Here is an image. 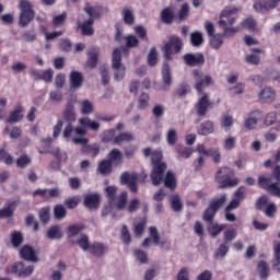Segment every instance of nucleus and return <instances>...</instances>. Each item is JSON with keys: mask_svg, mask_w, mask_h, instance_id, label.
<instances>
[{"mask_svg": "<svg viewBox=\"0 0 280 280\" xmlns=\"http://www.w3.org/2000/svg\"><path fill=\"white\" fill-rule=\"evenodd\" d=\"M273 255H275V260H273L272 268L277 270V272H280V242L275 244Z\"/></svg>", "mask_w": 280, "mask_h": 280, "instance_id": "46", "label": "nucleus"}, {"mask_svg": "<svg viewBox=\"0 0 280 280\" xmlns=\"http://www.w3.org/2000/svg\"><path fill=\"white\" fill-rule=\"evenodd\" d=\"M113 164L108 160H103L98 164V172L103 174V176H108L110 172H113Z\"/></svg>", "mask_w": 280, "mask_h": 280, "instance_id": "42", "label": "nucleus"}, {"mask_svg": "<svg viewBox=\"0 0 280 280\" xmlns=\"http://www.w3.org/2000/svg\"><path fill=\"white\" fill-rule=\"evenodd\" d=\"M162 80L165 86H172V72L170 70V63L164 62L162 67Z\"/></svg>", "mask_w": 280, "mask_h": 280, "instance_id": "34", "label": "nucleus"}, {"mask_svg": "<svg viewBox=\"0 0 280 280\" xmlns=\"http://www.w3.org/2000/svg\"><path fill=\"white\" fill-rule=\"evenodd\" d=\"M74 132L77 137H74L72 141L75 143V145H86V143H89V138L84 137L86 135V130L84 128L77 127Z\"/></svg>", "mask_w": 280, "mask_h": 280, "instance_id": "23", "label": "nucleus"}, {"mask_svg": "<svg viewBox=\"0 0 280 280\" xmlns=\"http://www.w3.org/2000/svg\"><path fill=\"white\" fill-rule=\"evenodd\" d=\"M94 24L95 22H93V20H86L79 24L78 27L81 30L82 36H93V34H95V30H93Z\"/></svg>", "mask_w": 280, "mask_h": 280, "instance_id": "25", "label": "nucleus"}, {"mask_svg": "<svg viewBox=\"0 0 280 280\" xmlns=\"http://www.w3.org/2000/svg\"><path fill=\"white\" fill-rule=\"evenodd\" d=\"M23 119V106L18 105L7 119V124H19Z\"/></svg>", "mask_w": 280, "mask_h": 280, "instance_id": "27", "label": "nucleus"}, {"mask_svg": "<svg viewBox=\"0 0 280 280\" xmlns=\"http://www.w3.org/2000/svg\"><path fill=\"white\" fill-rule=\"evenodd\" d=\"M70 89L72 91H78L82 89V84H84V75L80 71H71L69 75Z\"/></svg>", "mask_w": 280, "mask_h": 280, "instance_id": "16", "label": "nucleus"}, {"mask_svg": "<svg viewBox=\"0 0 280 280\" xmlns=\"http://www.w3.org/2000/svg\"><path fill=\"white\" fill-rule=\"evenodd\" d=\"M95 110L93 103L89 100H84L81 103V113L82 115H91Z\"/></svg>", "mask_w": 280, "mask_h": 280, "instance_id": "51", "label": "nucleus"}, {"mask_svg": "<svg viewBox=\"0 0 280 280\" xmlns=\"http://www.w3.org/2000/svg\"><path fill=\"white\" fill-rule=\"evenodd\" d=\"M228 254H229V245L226 243H222L214 253V259H218L220 257H226Z\"/></svg>", "mask_w": 280, "mask_h": 280, "instance_id": "64", "label": "nucleus"}, {"mask_svg": "<svg viewBox=\"0 0 280 280\" xmlns=\"http://www.w3.org/2000/svg\"><path fill=\"white\" fill-rule=\"evenodd\" d=\"M258 272L260 275V279H266L270 275V269L268 268V262L260 260L258 262Z\"/></svg>", "mask_w": 280, "mask_h": 280, "instance_id": "50", "label": "nucleus"}, {"mask_svg": "<svg viewBox=\"0 0 280 280\" xmlns=\"http://www.w3.org/2000/svg\"><path fill=\"white\" fill-rule=\"evenodd\" d=\"M84 230V225L72 224L68 226V237H75V235H80V232Z\"/></svg>", "mask_w": 280, "mask_h": 280, "instance_id": "54", "label": "nucleus"}, {"mask_svg": "<svg viewBox=\"0 0 280 280\" xmlns=\"http://www.w3.org/2000/svg\"><path fill=\"white\" fill-rule=\"evenodd\" d=\"M258 187L265 189V191H268L271 196L280 198V166L276 165L271 175L259 176Z\"/></svg>", "mask_w": 280, "mask_h": 280, "instance_id": "1", "label": "nucleus"}, {"mask_svg": "<svg viewBox=\"0 0 280 280\" xmlns=\"http://www.w3.org/2000/svg\"><path fill=\"white\" fill-rule=\"evenodd\" d=\"M127 202H128V192L122 191L118 197V200L116 202V208H118L119 211H124V209L127 208L126 206Z\"/></svg>", "mask_w": 280, "mask_h": 280, "instance_id": "52", "label": "nucleus"}, {"mask_svg": "<svg viewBox=\"0 0 280 280\" xmlns=\"http://www.w3.org/2000/svg\"><path fill=\"white\" fill-rule=\"evenodd\" d=\"M79 124L80 126H82V128H90V130H93L94 132H97V130H100V122L95 120H90L89 117L80 118Z\"/></svg>", "mask_w": 280, "mask_h": 280, "instance_id": "33", "label": "nucleus"}, {"mask_svg": "<svg viewBox=\"0 0 280 280\" xmlns=\"http://www.w3.org/2000/svg\"><path fill=\"white\" fill-rule=\"evenodd\" d=\"M27 165H32V158L27 154H23L16 160V167H20V170H25Z\"/></svg>", "mask_w": 280, "mask_h": 280, "instance_id": "49", "label": "nucleus"}, {"mask_svg": "<svg viewBox=\"0 0 280 280\" xmlns=\"http://www.w3.org/2000/svg\"><path fill=\"white\" fill-rule=\"evenodd\" d=\"M137 174H131L128 172H125L121 174L120 176V183H122V185H128L130 191H132L133 194H137V191H139V186H137Z\"/></svg>", "mask_w": 280, "mask_h": 280, "instance_id": "14", "label": "nucleus"}, {"mask_svg": "<svg viewBox=\"0 0 280 280\" xmlns=\"http://www.w3.org/2000/svg\"><path fill=\"white\" fill-rule=\"evenodd\" d=\"M84 12L90 16L88 21L95 23L97 19H102V7H91V4L86 3Z\"/></svg>", "mask_w": 280, "mask_h": 280, "instance_id": "21", "label": "nucleus"}, {"mask_svg": "<svg viewBox=\"0 0 280 280\" xmlns=\"http://www.w3.org/2000/svg\"><path fill=\"white\" fill-rule=\"evenodd\" d=\"M112 68L114 69V78L116 82H121L126 78V66L121 63V50L119 48L114 49L112 55Z\"/></svg>", "mask_w": 280, "mask_h": 280, "instance_id": "6", "label": "nucleus"}, {"mask_svg": "<svg viewBox=\"0 0 280 280\" xmlns=\"http://www.w3.org/2000/svg\"><path fill=\"white\" fill-rule=\"evenodd\" d=\"M47 238L48 240H62V231H60V226H58V225L51 226L47 231Z\"/></svg>", "mask_w": 280, "mask_h": 280, "instance_id": "44", "label": "nucleus"}, {"mask_svg": "<svg viewBox=\"0 0 280 280\" xmlns=\"http://www.w3.org/2000/svg\"><path fill=\"white\" fill-rule=\"evenodd\" d=\"M20 18L19 26L27 27L32 23L33 19L36 16L34 9L32 8V2L28 0H20Z\"/></svg>", "mask_w": 280, "mask_h": 280, "instance_id": "4", "label": "nucleus"}, {"mask_svg": "<svg viewBox=\"0 0 280 280\" xmlns=\"http://www.w3.org/2000/svg\"><path fill=\"white\" fill-rule=\"evenodd\" d=\"M163 161V153L161 151H153L151 154V163L154 165H166Z\"/></svg>", "mask_w": 280, "mask_h": 280, "instance_id": "58", "label": "nucleus"}, {"mask_svg": "<svg viewBox=\"0 0 280 280\" xmlns=\"http://www.w3.org/2000/svg\"><path fill=\"white\" fill-rule=\"evenodd\" d=\"M178 141V132L176 129H170L166 133V143L168 145H176V142Z\"/></svg>", "mask_w": 280, "mask_h": 280, "instance_id": "53", "label": "nucleus"}, {"mask_svg": "<svg viewBox=\"0 0 280 280\" xmlns=\"http://www.w3.org/2000/svg\"><path fill=\"white\" fill-rule=\"evenodd\" d=\"M82 152H83V154H90V155H92L93 159H95V156H97V154H100V144H97V143L83 144Z\"/></svg>", "mask_w": 280, "mask_h": 280, "instance_id": "40", "label": "nucleus"}, {"mask_svg": "<svg viewBox=\"0 0 280 280\" xmlns=\"http://www.w3.org/2000/svg\"><path fill=\"white\" fill-rule=\"evenodd\" d=\"M34 272V266H27L23 262H15L11 267H7L5 275H18V277H30Z\"/></svg>", "mask_w": 280, "mask_h": 280, "instance_id": "10", "label": "nucleus"}, {"mask_svg": "<svg viewBox=\"0 0 280 280\" xmlns=\"http://www.w3.org/2000/svg\"><path fill=\"white\" fill-rule=\"evenodd\" d=\"M147 225L148 220L145 218L133 224V234L136 235V237H141V235H143Z\"/></svg>", "mask_w": 280, "mask_h": 280, "instance_id": "41", "label": "nucleus"}, {"mask_svg": "<svg viewBox=\"0 0 280 280\" xmlns=\"http://www.w3.org/2000/svg\"><path fill=\"white\" fill-rule=\"evenodd\" d=\"M190 43L192 47H200L202 43H205V37L202 36V33L196 31L190 34Z\"/></svg>", "mask_w": 280, "mask_h": 280, "instance_id": "43", "label": "nucleus"}, {"mask_svg": "<svg viewBox=\"0 0 280 280\" xmlns=\"http://www.w3.org/2000/svg\"><path fill=\"white\" fill-rule=\"evenodd\" d=\"M149 235L150 237L144 238V241L142 242L143 248H148L153 241V244H155V246H160V248H165L166 246V250H170L171 243L167 241H161V235H159V230L156 229V226L149 228Z\"/></svg>", "mask_w": 280, "mask_h": 280, "instance_id": "7", "label": "nucleus"}, {"mask_svg": "<svg viewBox=\"0 0 280 280\" xmlns=\"http://www.w3.org/2000/svg\"><path fill=\"white\" fill-rule=\"evenodd\" d=\"M130 141H135V136L131 132H120L114 139V145H121V143H130Z\"/></svg>", "mask_w": 280, "mask_h": 280, "instance_id": "32", "label": "nucleus"}, {"mask_svg": "<svg viewBox=\"0 0 280 280\" xmlns=\"http://www.w3.org/2000/svg\"><path fill=\"white\" fill-rule=\"evenodd\" d=\"M194 79L196 81L195 83V89L199 95H202L205 89L207 86H211L213 84V78L209 74H203L202 71L195 69L192 71Z\"/></svg>", "mask_w": 280, "mask_h": 280, "instance_id": "8", "label": "nucleus"}, {"mask_svg": "<svg viewBox=\"0 0 280 280\" xmlns=\"http://www.w3.org/2000/svg\"><path fill=\"white\" fill-rule=\"evenodd\" d=\"M164 186L167 187V189H171V191L176 190V187L178 185V182L176 180V174L172 171H167L166 175L163 179Z\"/></svg>", "mask_w": 280, "mask_h": 280, "instance_id": "22", "label": "nucleus"}, {"mask_svg": "<svg viewBox=\"0 0 280 280\" xmlns=\"http://www.w3.org/2000/svg\"><path fill=\"white\" fill-rule=\"evenodd\" d=\"M175 150L177 152V159L180 161V159H189L194 154V149L189 147H185L183 144H177L175 147Z\"/></svg>", "mask_w": 280, "mask_h": 280, "instance_id": "30", "label": "nucleus"}, {"mask_svg": "<svg viewBox=\"0 0 280 280\" xmlns=\"http://www.w3.org/2000/svg\"><path fill=\"white\" fill-rule=\"evenodd\" d=\"M237 7L225 8L220 14L219 26L222 27L224 36H233L240 32V27H231L237 21Z\"/></svg>", "mask_w": 280, "mask_h": 280, "instance_id": "2", "label": "nucleus"}, {"mask_svg": "<svg viewBox=\"0 0 280 280\" xmlns=\"http://www.w3.org/2000/svg\"><path fill=\"white\" fill-rule=\"evenodd\" d=\"M16 205H19V200H13L9 202L5 208L0 209V218H12L14 215Z\"/></svg>", "mask_w": 280, "mask_h": 280, "instance_id": "28", "label": "nucleus"}, {"mask_svg": "<svg viewBox=\"0 0 280 280\" xmlns=\"http://www.w3.org/2000/svg\"><path fill=\"white\" fill-rule=\"evenodd\" d=\"M138 103V108H140V110L148 108V104H150V94L141 93Z\"/></svg>", "mask_w": 280, "mask_h": 280, "instance_id": "57", "label": "nucleus"}, {"mask_svg": "<svg viewBox=\"0 0 280 280\" xmlns=\"http://www.w3.org/2000/svg\"><path fill=\"white\" fill-rule=\"evenodd\" d=\"M39 30H42V32L45 34L46 40H54V38H58V36H62V34H65L62 31L48 33L47 27L45 26H39Z\"/></svg>", "mask_w": 280, "mask_h": 280, "instance_id": "62", "label": "nucleus"}, {"mask_svg": "<svg viewBox=\"0 0 280 280\" xmlns=\"http://www.w3.org/2000/svg\"><path fill=\"white\" fill-rule=\"evenodd\" d=\"M78 246H80L83 250H90L91 243L89 242V235L83 234L81 237L77 241Z\"/></svg>", "mask_w": 280, "mask_h": 280, "instance_id": "60", "label": "nucleus"}, {"mask_svg": "<svg viewBox=\"0 0 280 280\" xmlns=\"http://www.w3.org/2000/svg\"><path fill=\"white\" fill-rule=\"evenodd\" d=\"M122 19L126 25H135V14L132 10L128 8L122 9Z\"/></svg>", "mask_w": 280, "mask_h": 280, "instance_id": "47", "label": "nucleus"}, {"mask_svg": "<svg viewBox=\"0 0 280 280\" xmlns=\"http://www.w3.org/2000/svg\"><path fill=\"white\" fill-rule=\"evenodd\" d=\"M139 207H141V201L138 198H136V199H131L127 208L125 209H127L128 213H135L139 211Z\"/></svg>", "mask_w": 280, "mask_h": 280, "instance_id": "61", "label": "nucleus"}, {"mask_svg": "<svg viewBox=\"0 0 280 280\" xmlns=\"http://www.w3.org/2000/svg\"><path fill=\"white\" fill-rule=\"evenodd\" d=\"M11 245L13 248H20L21 244H23V233L21 231H13L10 234Z\"/></svg>", "mask_w": 280, "mask_h": 280, "instance_id": "35", "label": "nucleus"}, {"mask_svg": "<svg viewBox=\"0 0 280 280\" xmlns=\"http://www.w3.org/2000/svg\"><path fill=\"white\" fill-rule=\"evenodd\" d=\"M74 105L72 103V101H69L67 106H66V109L63 112V119L66 121H69L70 124L72 121H75V109H74Z\"/></svg>", "mask_w": 280, "mask_h": 280, "instance_id": "31", "label": "nucleus"}, {"mask_svg": "<svg viewBox=\"0 0 280 280\" xmlns=\"http://www.w3.org/2000/svg\"><path fill=\"white\" fill-rule=\"evenodd\" d=\"M166 171H167V164L153 165V168L151 172V180L153 185L159 186L161 185V183H163Z\"/></svg>", "mask_w": 280, "mask_h": 280, "instance_id": "11", "label": "nucleus"}, {"mask_svg": "<svg viewBox=\"0 0 280 280\" xmlns=\"http://www.w3.org/2000/svg\"><path fill=\"white\" fill-rule=\"evenodd\" d=\"M171 207L176 213H178V211H183V202L180 201V196H171Z\"/></svg>", "mask_w": 280, "mask_h": 280, "instance_id": "48", "label": "nucleus"}, {"mask_svg": "<svg viewBox=\"0 0 280 280\" xmlns=\"http://www.w3.org/2000/svg\"><path fill=\"white\" fill-rule=\"evenodd\" d=\"M180 51H183V39L177 35H172L163 47L164 58L172 60L174 54H180Z\"/></svg>", "mask_w": 280, "mask_h": 280, "instance_id": "5", "label": "nucleus"}, {"mask_svg": "<svg viewBox=\"0 0 280 280\" xmlns=\"http://www.w3.org/2000/svg\"><path fill=\"white\" fill-rule=\"evenodd\" d=\"M213 106H215V104L209 100V94L203 93L196 103L195 110L198 117H206L207 113H209V109L213 108Z\"/></svg>", "mask_w": 280, "mask_h": 280, "instance_id": "9", "label": "nucleus"}, {"mask_svg": "<svg viewBox=\"0 0 280 280\" xmlns=\"http://www.w3.org/2000/svg\"><path fill=\"white\" fill-rule=\"evenodd\" d=\"M224 36L218 34L210 36V45L213 47V49H220L222 47V43H224Z\"/></svg>", "mask_w": 280, "mask_h": 280, "instance_id": "56", "label": "nucleus"}, {"mask_svg": "<svg viewBox=\"0 0 280 280\" xmlns=\"http://www.w3.org/2000/svg\"><path fill=\"white\" fill-rule=\"evenodd\" d=\"M98 51L96 48H91L88 52L89 59L86 61V66L90 69H95L97 67V56H98Z\"/></svg>", "mask_w": 280, "mask_h": 280, "instance_id": "37", "label": "nucleus"}, {"mask_svg": "<svg viewBox=\"0 0 280 280\" xmlns=\"http://www.w3.org/2000/svg\"><path fill=\"white\" fill-rule=\"evenodd\" d=\"M218 212L210 208V206H208V208L203 212L202 220L203 222L211 223L213 222V219L215 218Z\"/></svg>", "mask_w": 280, "mask_h": 280, "instance_id": "59", "label": "nucleus"}, {"mask_svg": "<svg viewBox=\"0 0 280 280\" xmlns=\"http://www.w3.org/2000/svg\"><path fill=\"white\" fill-rule=\"evenodd\" d=\"M187 16H189V4L188 3H184L182 4L177 19L179 22H183L187 19Z\"/></svg>", "mask_w": 280, "mask_h": 280, "instance_id": "63", "label": "nucleus"}, {"mask_svg": "<svg viewBox=\"0 0 280 280\" xmlns=\"http://www.w3.org/2000/svg\"><path fill=\"white\" fill-rule=\"evenodd\" d=\"M159 62V52H156V48H151L148 55V65L149 67H155Z\"/></svg>", "mask_w": 280, "mask_h": 280, "instance_id": "55", "label": "nucleus"}, {"mask_svg": "<svg viewBox=\"0 0 280 280\" xmlns=\"http://www.w3.org/2000/svg\"><path fill=\"white\" fill-rule=\"evenodd\" d=\"M241 26H243L244 30H248V32H255V30H257V21L253 19V16H249L242 21Z\"/></svg>", "mask_w": 280, "mask_h": 280, "instance_id": "45", "label": "nucleus"}, {"mask_svg": "<svg viewBox=\"0 0 280 280\" xmlns=\"http://www.w3.org/2000/svg\"><path fill=\"white\" fill-rule=\"evenodd\" d=\"M261 115L260 110H254L248 114V118L245 120V128L247 130H255V126H257V117Z\"/></svg>", "mask_w": 280, "mask_h": 280, "instance_id": "29", "label": "nucleus"}, {"mask_svg": "<svg viewBox=\"0 0 280 280\" xmlns=\"http://www.w3.org/2000/svg\"><path fill=\"white\" fill-rule=\"evenodd\" d=\"M160 19L164 23V25H172L174 21H176V11L174 7H166L160 13Z\"/></svg>", "mask_w": 280, "mask_h": 280, "instance_id": "17", "label": "nucleus"}, {"mask_svg": "<svg viewBox=\"0 0 280 280\" xmlns=\"http://www.w3.org/2000/svg\"><path fill=\"white\" fill-rule=\"evenodd\" d=\"M235 176V171L229 166L221 167L215 175V180L220 185V189H229L240 185V178Z\"/></svg>", "mask_w": 280, "mask_h": 280, "instance_id": "3", "label": "nucleus"}, {"mask_svg": "<svg viewBox=\"0 0 280 280\" xmlns=\"http://www.w3.org/2000/svg\"><path fill=\"white\" fill-rule=\"evenodd\" d=\"M255 12L259 14H267V12L275 10L277 8V3L269 2L267 0H256L253 5Z\"/></svg>", "mask_w": 280, "mask_h": 280, "instance_id": "15", "label": "nucleus"}, {"mask_svg": "<svg viewBox=\"0 0 280 280\" xmlns=\"http://www.w3.org/2000/svg\"><path fill=\"white\" fill-rule=\"evenodd\" d=\"M215 130V127L213 125V121L206 120L200 124L197 132L198 135H201L203 137H207V135H212V132Z\"/></svg>", "mask_w": 280, "mask_h": 280, "instance_id": "26", "label": "nucleus"}, {"mask_svg": "<svg viewBox=\"0 0 280 280\" xmlns=\"http://www.w3.org/2000/svg\"><path fill=\"white\" fill-rule=\"evenodd\" d=\"M117 132V129H108L102 132L101 135V141L103 143H113L115 145V136Z\"/></svg>", "mask_w": 280, "mask_h": 280, "instance_id": "38", "label": "nucleus"}, {"mask_svg": "<svg viewBox=\"0 0 280 280\" xmlns=\"http://www.w3.org/2000/svg\"><path fill=\"white\" fill-rule=\"evenodd\" d=\"M107 161L114 166L119 167L124 163V155L119 149H113L107 154Z\"/></svg>", "mask_w": 280, "mask_h": 280, "instance_id": "20", "label": "nucleus"}, {"mask_svg": "<svg viewBox=\"0 0 280 280\" xmlns=\"http://www.w3.org/2000/svg\"><path fill=\"white\" fill-rule=\"evenodd\" d=\"M20 257L24 259V261H38V256H36V252L34 250L33 246L24 245L20 249Z\"/></svg>", "mask_w": 280, "mask_h": 280, "instance_id": "18", "label": "nucleus"}, {"mask_svg": "<svg viewBox=\"0 0 280 280\" xmlns=\"http://www.w3.org/2000/svg\"><path fill=\"white\" fill-rule=\"evenodd\" d=\"M223 229H226V224H219V223L211 222L208 225V233L212 237H218V235L222 233Z\"/></svg>", "mask_w": 280, "mask_h": 280, "instance_id": "36", "label": "nucleus"}, {"mask_svg": "<svg viewBox=\"0 0 280 280\" xmlns=\"http://www.w3.org/2000/svg\"><path fill=\"white\" fill-rule=\"evenodd\" d=\"M108 253V246L104 243L94 242L91 244L89 254L93 255L94 257H104Z\"/></svg>", "mask_w": 280, "mask_h": 280, "instance_id": "19", "label": "nucleus"}, {"mask_svg": "<svg viewBox=\"0 0 280 280\" xmlns=\"http://www.w3.org/2000/svg\"><path fill=\"white\" fill-rule=\"evenodd\" d=\"M259 97L261 102L265 104H270L275 102V98L277 97V93L271 88H265L260 93Z\"/></svg>", "mask_w": 280, "mask_h": 280, "instance_id": "24", "label": "nucleus"}, {"mask_svg": "<svg viewBox=\"0 0 280 280\" xmlns=\"http://www.w3.org/2000/svg\"><path fill=\"white\" fill-rule=\"evenodd\" d=\"M225 202H226V195H221L220 198L212 199L208 207L210 209H213L218 213V211H220V209L224 207Z\"/></svg>", "mask_w": 280, "mask_h": 280, "instance_id": "39", "label": "nucleus"}, {"mask_svg": "<svg viewBox=\"0 0 280 280\" xmlns=\"http://www.w3.org/2000/svg\"><path fill=\"white\" fill-rule=\"evenodd\" d=\"M183 60L187 67H202L205 65V55L202 52L186 54L183 56Z\"/></svg>", "mask_w": 280, "mask_h": 280, "instance_id": "13", "label": "nucleus"}, {"mask_svg": "<svg viewBox=\"0 0 280 280\" xmlns=\"http://www.w3.org/2000/svg\"><path fill=\"white\" fill-rule=\"evenodd\" d=\"M102 203V196L100 194H88L84 196L83 205L90 211H97L100 209V205Z\"/></svg>", "mask_w": 280, "mask_h": 280, "instance_id": "12", "label": "nucleus"}]
</instances>
